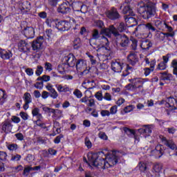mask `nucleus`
Here are the masks:
<instances>
[{"instance_id":"5","label":"nucleus","mask_w":177,"mask_h":177,"mask_svg":"<svg viewBox=\"0 0 177 177\" xmlns=\"http://www.w3.org/2000/svg\"><path fill=\"white\" fill-rule=\"evenodd\" d=\"M138 12L140 15H142L143 19H150L151 16H153L154 13L156 12V10L154 8L149 6H145L142 4V6H140Z\"/></svg>"},{"instance_id":"4","label":"nucleus","mask_w":177,"mask_h":177,"mask_svg":"<svg viewBox=\"0 0 177 177\" xmlns=\"http://www.w3.org/2000/svg\"><path fill=\"white\" fill-rule=\"evenodd\" d=\"M76 70L78 73V75L82 77L84 74H88L89 73V67L88 68V64L86 63V60L84 59H78L76 61Z\"/></svg>"},{"instance_id":"27","label":"nucleus","mask_w":177,"mask_h":177,"mask_svg":"<svg viewBox=\"0 0 177 177\" xmlns=\"http://www.w3.org/2000/svg\"><path fill=\"white\" fill-rule=\"evenodd\" d=\"M67 64H61L58 65L57 67V71L59 73V74L64 75L66 71H67V68H68Z\"/></svg>"},{"instance_id":"45","label":"nucleus","mask_w":177,"mask_h":177,"mask_svg":"<svg viewBox=\"0 0 177 177\" xmlns=\"http://www.w3.org/2000/svg\"><path fill=\"white\" fill-rule=\"evenodd\" d=\"M19 115L24 121H27V120H28V114H27V113L21 111L19 113Z\"/></svg>"},{"instance_id":"51","label":"nucleus","mask_w":177,"mask_h":177,"mask_svg":"<svg viewBox=\"0 0 177 177\" xmlns=\"http://www.w3.org/2000/svg\"><path fill=\"white\" fill-rule=\"evenodd\" d=\"M44 68L46 70V71H52V64L46 62L44 65Z\"/></svg>"},{"instance_id":"9","label":"nucleus","mask_w":177,"mask_h":177,"mask_svg":"<svg viewBox=\"0 0 177 177\" xmlns=\"http://www.w3.org/2000/svg\"><path fill=\"white\" fill-rule=\"evenodd\" d=\"M162 142L163 143V145H165V146H167V147L171 149V150H174V151H176L175 154L177 156V147L174 140H167V138L163 137L162 138Z\"/></svg>"},{"instance_id":"20","label":"nucleus","mask_w":177,"mask_h":177,"mask_svg":"<svg viewBox=\"0 0 177 177\" xmlns=\"http://www.w3.org/2000/svg\"><path fill=\"white\" fill-rule=\"evenodd\" d=\"M12 56L13 54L12 53V51L0 48V57H1V59H3L4 60H8Z\"/></svg>"},{"instance_id":"35","label":"nucleus","mask_w":177,"mask_h":177,"mask_svg":"<svg viewBox=\"0 0 177 177\" xmlns=\"http://www.w3.org/2000/svg\"><path fill=\"white\" fill-rule=\"evenodd\" d=\"M7 148L10 151H15V150H17L18 146L17 144H9L7 145Z\"/></svg>"},{"instance_id":"22","label":"nucleus","mask_w":177,"mask_h":177,"mask_svg":"<svg viewBox=\"0 0 177 177\" xmlns=\"http://www.w3.org/2000/svg\"><path fill=\"white\" fill-rule=\"evenodd\" d=\"M140 133H143L145 138H147V136H150V133H151V127L149 126H145V128H142L138 129Z\"/></svg>"},{"instance_id":"18","label":"nucleus","mask_w":177,"mask_h":177,"mask_svg":"<svg viewBox=\"0 0 177 177\" xmlns=\"http://www.w3.org/2000/svg\"><path fill=\"white\" fill-rule=\"evenodd\" d=\"M24 34L28 39H30L35 36V30H34L32 27H27L24 29Z\"/></svg>"},{"instance_id":"52","label":"nucleus","mask_w":177,"mask_h":177,"mask_svg":"<svg viewBox=\"0 0 177 177\" xmlns=\"http://www.w3.org/2000/svg\"><path fill=\"white\" fill-rule=\"evenodd\" d=\"M99 138L100 139H102L103 140H107V139H109V138L107 137V135H106V133L104 132H100L99 133Z\"/></svg>"},{"instance_id":"21","label":"nucleus","mask_w":177,"mask_h":177,"mask_svg":"<svg viewBox=\"0 0 177 177\" xmlns=\"http://www.w3.org/2000/svg\"><path fill=\"white\" fill-rule=\"evenodd\" d=\"M127 60L130 64L135 66L137 62H138V55L135 53H130L127 57Z\"/></svg>"},{"instance_id":"54","label":"nucleus","mask_w":177,"mask_h":177,"mask_svg":"<svg viewBox=\"0 0 177 177\" xmlns=\"http://www.w3.org/2000/svg\"><path fill=\"white\" fill-rule=\"evenodd\" d=\"M21 159V156L17 154L15 156H12L11 158V161H20Z\"/></svg>"},{"instance_id":"48","label":"nucleus","mask_w":177,"mask_h":177,"mask_svg":"<svg viewBox=\"0 0 177 177\" xmlns=\"http://www.w3.org/2000/svg\"><path fill=\"white\" fill-rule=\"evenodd\" d=\"M11 121H12V122H14L15 124H19V122H20L21 120H20V118H19L16 115H12L11 117Z\"/></svg>"},{"instance_id":"56","label":"nucleus","mask_w":177,"mask_h":177,"mask_svg":"<svg viewBox=\"0 0 177 177\" xmlns=\"http://www.w3.org/2000/svg\"><path fill=\"white\" fill-rule=\"evenodd\" d=\"M6 157H8V154L5 151H0V160H6Z\"/></svg>"},{"instance_id":"31","label":"nucleus","mask_w":177,"mask_h":177,"mask_svg":"<svg viewBox=\"0 0 177 177\" xmlns=\"http://www.w3.org/2000/svg\"><path fill=\"white\" fill-rule=\"evenodd\" d=\"M24 101L27 103H31L32 102V98L30 93H25L24 94Z\"/></svg>"},{"instance_id":"23","label":"nucleus","mask_w":177,"mask_h":177,"mask_svg":"<svg viewBox=\"0 0 177 177\" xmlns=\"http://www.w3.org/2000/svg\"><path fill=\"white\" fill-rule=\"evenodd\" d=\"M57 12H59V13L64 14L70 12V8L68 7V4H67V3H63L62 4H61L57 8Z\"/></svg>"},{"instance_id":"41","label":"nucleus","mask_w":177,"mask_h":177,"mask_svg":"<svg viewBox=\"0 0 177 177\" xmlns=\"http://www.w3.org/2000/svg\"><path fill=\"white\" fill-rule=\"evenodd\" d=\"M73 95L76 96V97H77L78 99H81V97H82V93L78 89H75L73 91Z\"/></svg>"},{"instance_id":"17","label":"nucleus","mask_w":177,"mask_h":177,"mask_svg":"<svg viewBox=\"0 0 177 177\" xmlns=\"http://www.w3.org/2000/svg\"><path fill=\"white\" fill-rule=\"evenodd\" d=\"M18 49L20 52H29L30 50V46L26 41L21 40L18 43Z\"/></svg>"},{"instance_id":"64","label":"nucleus","mask_w":177,"mask_h":177,"mask_svg":"<svg viewBox=\"0 0 177 177\" xmlns=\"http://www.w3.org/2000/svg\"><path fill=\"white\" fill-rule=\"evenodd\" d=\"M104 99H105V100H107L108 102L111 101V95H110V93H106L104 95Z\"/></svg>"},{"instance_id":"19","label":"nucleus","mask_w":177,"mask_h":177,"mask_svg":"<svg viewBox=\"0 0 177 177\" xmlns=\"http://www.w3.org/2000/svg\"><path fill=\"white\" fill-rule=\"evenodd\" d=\"M111 69L114 73H121V70H122V63L120 62V61L112 62Z\"/></svg>"},{"instance_id":"46","label":"nucleus","mask_w":177,"mask_h":177,"mask_svg":"<svg viewBox=\"0 0 177 177\" xmlns=\"http://www.w3.org/2000/svg\"><path fill=\"white\" fill-rule=\"evenodd\" d=\"M117 111H118V107L117 106V105H115L111 107L110 114H112V115L117 114Z\"/></svg>"},{"instance_id":"36","label":"nucleus","mask_w":177,"mask_h":177,"mask_svg":"<svg viewBox=\"0 0 177 177\" xmlns=\"http://www.w3.org/2000/svg\"><path fill=\"white\" fill-rule=\"evenodd\" d=\"M124 20L129 24L136 23V19L133 17H124Z\"/></svg>"},{"instance_id":"58","label":"nucleus","mask_w":177,"mask_h":177,"mask_svg":"<svg viewBox=\"0 0 177 177\" xmlns=\"http://www.w3.org/2000/svg\"><path fill=\"white\" fill-rule=\"evenodd\" d=\"M166 129H167L168 133H170L171 135H174V133H175V132H176V129H175V127L167 128Z\"/></svg>"},{"instance_id":"55","label":"nucleus","mask_w":177,"mask_h":177,"mask_svg":"<svg viewBox=\"0 0 177 177\" xmlns=\"http://www.w3.org/2000/svg\"><path fill=\"white\" fill-rule=\"evenodd\" d=\"M12 171L14 172H20V171H23V166L18 165L17 167H13Z\"/></svg>"},{"instance_id":"50","label":"nucleus","mask_w":177,"mask_h":177,"mask_svg":"<svg viewBox=\"0 0 177 177\" xmlns=\"http://www.w3.org/2000/svg\"><path fill=\"white\" fill-rule=\"evenodd\" d=\"M131 41H132V44H131L132 50H136V48L138 47V40L133 39Z\"/></svg>"},{"instance_id":"62","label":"nucleus","mask_w":177,"mask_h":177,"mask_svg":"<svg viewBox=\"0 0 177 177\" xmlns=\"http://www.w3.org/2000/svg\"><path fill=\"white\" fill-rule=\"evenodd\" d=\"M86 104H87L88 107H93V106H95V100L93 99L88 100Z\"/></svg>"},{"instance_id":"2","label":"nucleus","mask_w":177,"mask_h":177,"mask_svg":"<svg viewBox=\"0 0 177 177\" xmlns=\"http://www.w3.org/2000/svg\"><path fill=\"white\" fill-rule=\"evenodd\" d=\"M101 34L109 37H111V34H113L115 37H120L121 46H128V44H129V39H128V37L125 35H120L118 31L113 26H111L109 28H102L101 30Z\"/></svg>"},{"instance_id":"6","label":"nucleus","mask_w":177,"mask_h":177,"mask_svg":"<svg viewBox=\"0 0 177 177\" xmlns=\"http://www.w3.org/2000/svg\"><path fill=\"white\" fill-rule=\"evenodd\" d=\"M147 79H142V78H135L132 80V84H129L127 86V89H130L131 91H135L136 89H140V88H143V84L147 82Z\"/></svg>"},{"instance_id":"24","label":"nucleus","mask_w":177,"mask_h":177,"mask_svg":"<svg viewBox=\"0 0 177 177\" xmlns=\"http://www.w3.org/2000/svg\"><path fill=\"white\" fill-rule=\"evenodd\" d=\"M122 13L123 15H129V16H135V13L133 12L132 9H131V7H129L128 3H126L124 5V7L122 10Z\"/></svg>"},{"instance_id":"15","label":"nucleus","mask_w":177,"mask_h":177,"mask_svg":"<svg viewBox=\"0 0 177 177\" xmlns=\"http://www.w3.org/2000/svg\"><path fill=\"white\" fill-rule=\"evenodd\" d=\"M164 154V150L162 149V145H157L154 150L151 151V155L154 156L156 158H160Z\"/></svg>"},{"instance_id":"33","label":"nucleus","mask_w":177,"mask_h":177,"mask_svg":"<svg viewBox=\"0 0 177 177\" xmlns=\"http://www.w3.org/2000/svg\"><path fill=\"white\" fill-rule=\"evenodd\" d=\"M31 171H32V167H31V166H26L24 169V172H23L24 176H28V175H29L30 172H31Z\"/></svg>"},{"instance_id":"40","label":"nucleus","mask_w":177,"mask_h":177,"mask_svg":"<svg viewBox=\"0 0 177 177\" xmlns=\"http://www.w3.org/2000/svg\"><path fill=\"white\" fill-rule=\"evenodd\" d=\"M133 109H135V106L133 105H129L124 109V111L126 113H131V111H133Z\"/></svg>"},{"instance_id":"42","label":"nucleus","mask_w":177,"mask_h":177,"mask_svg":"<svg viewBox=\"0 0 177 177\" xmlns=\"http://www.w3.org/2000/svg\"><path fill=\"white\" fill-rule=\"evenodd\" d=\"M95 97L97 98V100H99L100 102H102V100H103V94L102 93V92L97 91L95 94Z\"/></svg>"},{"instance_id":"34","label":"nucleus","mask_w":177,"mask_h":177,"mask_svg":"<svg viewBox=\"0 0 177 177\" xmlns=\"http://www.w3.org/2000/svg\"><path fill=\"white\" fill-rule=\"evenodd\" d=\"M153 168L155 172H161V170L162 169V165L160 163H155Z\"/></svg>"},{"instance_id":"32","label":"nucleus","mask_w":177,"mask_h":177,"mask_svg":"<svg viewBox=\"0 0 177 177\" xmlns=\"http://www.w3.org/2000/svg\"><path fill=\"white\" fill-rule=\"evenodd\" d=\"M172 78V75L168 73V72H163L162 73L161 80H169Z\"/></svg>"},{"instance_id":"43","label":"nucleus","mask_w":177,"mask_h":177,"mask_svg":"<svg viewBox=\"0 0 177 177\" xmlns=\"http://www.w3.org/2000/svg\"><path fill=\"white\" fill-rule=\"evenodd\" d=\"M85 145L86 146L87 149H91L92 147V142L89 138L86 137L84 140Z\"/></svg>"},{"instance_id":"39","label":"nucleus","mask_w":177,"mask_h":177,"mask_svg":"<svg viewBox=\"0 0 177 177\" xmlns=\"http://www.w3.org/2000/svg\"><path fill=\"white\" fill-rule=\"evenodd\" d=\"M156 36L160 39V41H164V39H165V33L164 32H158Z\"/></svg>"},{"instance_id":"10","label":"nucleus","mask_w":177,"mask_h":177,"mask_svg":"<svg viewBox=\"0 0 177 177\" xmlns=\"http://www.w3.org/2000/svg\"><path fill=\"white\" fill-rule=\"evenodd\" d=\"M64 60L67 63L66 65L69 67H74V66H75V63H77V58H75L73 54H69L64 57Z\"/></svg>"},{"instance_id":"7","label":"nucleus","mask_w":177,"mask_h":177,"mask_svg":"<svg viewBox=\"0 0 177 177\" xmlns=\"http://www.w3.org/2000/svg\"><path fill=\"white\" fill-rule=\"evenodd\" d=\"M161 104H165L166 107L169 108L170 110H176V100L174 97H168L166 100H162Z\"/></svg>"},{"instance_id":"29","label":"nucleus","mask_w":177,"mask_h":177,"mask_svg":"<svg viewBox=\"0 0 177 177\" xmlns=\"http://www.w3.org/2000/svg\"><path fill=\"white\" fill-rule=\"evenodd\" d=\"M139 169L140 172H146L149 167H147V164L143 162H140L138 164Z\"/></svg>"},{"instance_id":"30","label":"nucleus","mask_w":177,"mask_h":177,"mask_svg":"<svg viewBox=\"0 0 177 177\" xmlns=\"http://www.w3.org/2000/svg\"><path fill=\"white\" fill-rule=\"evenodd\" d=\"M7 97L8 95H6L5 91H3V90L0 89V104H3V103H5V100Z\"/></svg>"},{"instance_id":"16","label":"nucleus","mask_w":177,"mask_h":177,"mask_svg":"<svg viewBox=\"0 0 177 177\" xmlns=\"http://www.w3.org/2000/svg\"><path fill=\"white\" fill-rule=\"evenodd\" d=\"M55 88L57 91L59 92V93H66L67 92H71V91H73V89L70 88V86L66 84L63 85L62 84H56Z\"/></svg>"},{"instance_id":"25","label":"nucleus","mask_w":177,"mask_h":177,"mask_svg":"<svg viewBox=\"0 0 177 177\" xmlns=\"http://www.w3.org/2000/svg\"><path fill=\"white\" fill-rule=\"evenodd\" d=\"M140 46L144 50H149L153 46V44L149 40H145L141 43Z\"/></svg>"},{"instance_id":"61","label":"nucleus","mask_w":177,"mask_h":177,"mask_svg":"<svg viewBox=\"0 0 177 177\" xmlns=\"http://www.w3.org/2000/svg\"><path fill=\"white\" fill-rule=\"evenodd\" d=\"M171 67L173 68V71H176V70H177V60L176 59H174L171 62Z\"/></svg>"},{"instance_id":"8","label":"nucleus","mask_w":177,"mask_h":177,"mask_svg":"<svg viewBox=\"0 0 177 177\" xmlns=\"http://www.w3.org/2000/svg\"><path fill=\"white\" fill-rule=\"evenodd\" d=\"M32 48L34 50H41L44 48V37H39L32 43Z\"/></svg>"},{"instance_id":"28","label":"nucleus","mask_w":177,"mask_h":177,"mask_svg":"<svg viewBox=\"0 0 177 177\" xmlns=\"http://www.w3.org/2000/svg\"><path fill=\"white\" fill-rule=\"evenodd\" d=\"M43 110L44 111H46V113H53V114H56V113L62 114V111H59V109L55 110L49 107H44Z\"/></svg>"},{"instance_id":"44","label":"nucleus","mask_w":177,"mask_h":177,"mask_svg":"<svg viewBox=\"0 0 177 177\" xmlns=\"http://www.w3.org/2000/svg\"><path fill=\"white\" fill-rule=\"evenodd\" d=\"M80 39H76L73 41V48L74 49H78L80 46H81V44H80Z\"/></svg>"},{"instance_id":"14","label":"nucleus","mask_w":177,"mask_h":177,"mask_svg":"<svg viewBox=\"0 0 177 177\" xmlns=\"http://www.w3.org/2000/svg\"><path fill=\"white\" fill-rule=\"evenodd\" d=\"M162 62L158 64V66L156 68L157 70H167V68L168 67L167 64L168 63V62H169V57L168 55H165L162 57Z\"/></svg>"},{"instance_id":"26","label":"nucleus","mask_w":177,"mask_h":177,"mask_svg":"<svg viewBox=\"0 0 177 177\" xmlns=\"http://www.w3.org/2000/svg\"><path fill=\"white\" fill-rule=\"evenodd\" d=\"M32 114L33 117H37V121H41L42 120V114L39 113V108H35L32 110Z\"/></svg>"},{"instance_id":"59","label":"nucleus","mask_w":177,"mask_h":177,"mask_svg":"<svg viewBox=\"0 0 177 177\" xmlns=\"http://www.w3.org/2000/svg\"><path fill=\"white\" fill-rule=\"evenodd\" d=\"M26 161L28 162H32V161H34V156L31 154H28L26 158Z\"/></svg>"},{"instance_id":"53","label":"nucleus","mask_w":177,"mask_h":177,"mask_svg":"<svg viewBox=\"0 0 177 177\" xmlns=\"http://www.w3.org/2000/svg\"><path fill=\"white\" fill-rule=\"evenodd\" d=\"M25 73H26L27 75H29L30 77L34 75V70L32 68H26Z\"/></svg>"},{"instance_id":"3","label":"nucleus","mask_w":177,"mask_h":177,"mask_svg":"<svg viewBox=\"0 0 177 177\" xmlns=\"http://www.w3.org/2000/svg\"><path fill=\"white\" fill-rule=\"evenodd\" d=\"M52 25L55 24V28H57L59 31H68L71 28L72 26L75 24V19L73 18H68L66 21H53Z\"/></svg>"},{"instance_id":"12","label":"nucleus","mask_w":177,"mask_h":177,"mask_svg":"<svg viewBox=\"0 0 177 177\" xmlns=\"http://www.w3.org/2000/svg\"><path fill=\"white\" fill-rule=\"evenodd\" d=\"M141 30V31H156V28L151 25V23H148L146 24H141L139 25L137 28H136V31L138 30Z\"/></svg>"},{"instance_id":"37","label":"nucleus","mask_w":177,"mask_h":177,"mask_svg":"<svg viewBox=\"0 0 177 177\" xmlns=\"http://www.w3.org/2000/svg\"><path fill=\"white\" fill-rule=\"evenodd\" d=\"M118 30L120 32H124V31L127 30V25L124 23H120L118 26Z\"/></svg>"},{"instance_id":"60","label":"nucleus","mask_w":177,"mask_h":177,"mask_svg":"<svg viewBox=\"0 0 177 177\" xmlns=\"http://www.w3.org/2000/svg\"><path fill=\"white\" fill-rule=\"evenodd\" d=\"M60 0H48V3L50 6H56L57 5V2Z\"/></svg>"},{"instance_id":"63","label":"nucleus","mask_w":177,"mask_h":177,"mask_svg":"<svg viewBox=\"0 0 177 177\" xmlns=\"http://www.w3.org/2000/svg\"><path fill=\"white\" fill-rule=\"evenodd\" d=\"M95 25L97 26V27H99V28H103V27L104 26V24L102 21H96Z\"/></svg>"},{"instance_id":"38","label":"nucleus","mask_w":177,"mask_h":177,"mask_svg":"<svg viewBox=\"0 0 177 177\" xmlns=\"http://www.w3.org/2000/svg\"><path fill=\"white\" fill-rule=\"evenodd\" d=\"M42 73H44V67L41 66H37V70L35 71V75L37 77H39V75H41V74H42Z\"/></svg>"},{"instance_id":"11","label":"nucleus","mask_w":177,"mask_h":177,"mask_svg":"<svg viewBox=\"0 0 177 177\" xmlns=\"http://www.w3.org/2000/svg\"><path fill=\"white\" fill-rule=\"evenodd\" d=\"M106 16L111 20H115L120 19V14L117 10V8H112L110 10L106 12Z\"/></svg>"},{"instance_id":"49","label":"nucleus","mask_w":177,"mask_h":177,"mask_svg":"<svg viewBox=\"0 0 177 177\" xmlns=\"http://www.w3.org/2000/svg\"><path fill=\"white\" fill-rule=\"evenodd\" d=\"M102 117H109L110 116V111L108 110H102L100 113Z\"/></svg>"},{"instance_id":"13","label":"nucleus","mask_w":177,"mask_h":177,"mask_svg":"<svg viewBox=\"0 0 177 177\" xmlns=\"http://www.w3.org/2000/svg\"><path fill=\"white\" fill-rule=\"evenodd\" d=\"M13 128V124H12V122L10 120H6L2 123L1 129L5 133H9V132H12V129Z\"/></svg>"},{"instance_id":"1","label":"nucleus","mask_w":177,"mask_h":177,"mask_svg":"<svg viewBox=\"0 0 177 177\" xmlns=\"http://www.w3.org/2000/svg\"><path fill=\"white\" fill-rule=\"evenodd\" d=\"M87 156L90 164L101 169L114 167L119 160L118 156L115 152H112L106 156L103 151L97 153H91Z\"/></svg>"},{"instance_id":"47","label":"nucleus","mask_w":177,"mask_h":177,"mask_svg":"<svg viewBox=\"0 0 177 177\" xmlns=\"http://www.w3.org/2000/svg\"><path fill=\"white\" fill-rule=\"evenodd\" d=\"M50 97H52L53 99H57L59 93H57V91H56L55 89L50 91Z\"/></svg>"},{"instance_id":"57","label":"nucleus","mask_w":177,"mask_h":177,"mask_svg":"<svg viewBox=\"0 0 177 177\" xmlns=\"http://www.w3.org/2000/svg\"><path fill=\"white\" fill-rule=\"evenodd\" d=\"M93 39H97L99 38V31L96 29L93 31Z\"/></svg>"}]
</instances>
